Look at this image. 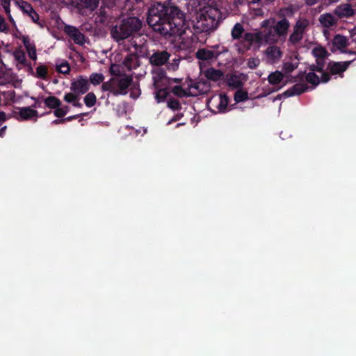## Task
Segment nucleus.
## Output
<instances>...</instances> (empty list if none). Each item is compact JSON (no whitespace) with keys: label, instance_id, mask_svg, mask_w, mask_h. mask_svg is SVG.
<instances>
[{"label":"nucleus","instance_id":"obj_1","mask_svg":"<svg viewBox=\"0 0 356 356\" xmlns=\"http://www.w3.org/2000/svg\"><path fill=\"white\" fill-rule=\"evenodd\" d=\"M195 3L200 12L195 21H187L186 14L170 2H155L148 10L147 22L166 39L186 34L188 31L193 42L204 43L218 28L222 13L216 0H196Z\"/></svg>","mask_w":356,"mask_h":356},{"label":"nucleus","instance_id":"obj_2","mask_svg":"<svg viewBox=\"0 0 356 356\" xmlns=\"http://www.w3.org/2000/svg\"><path fill=\"white\" fill-rule=\"evenodd\" d=\"M288 19L269 18L261 22V31L251 33L247 32L244 35V41L248 43L247 49L253 44L260 45L262 43L275 44L285 42L290 28Z\"/></svg>","mask_w":356,"mask_h":356},{"label":"nucleus","instance_id":"obj_3","mask_svg":"<svg viewBox=\"0 0 356 356\" xmlns=\"http://www.w3.org/2000/svg\"><path fill=\"white\" fill-rule=\"evenodd\" d=\"M142 20L137 17H128L123 19L119 25L111 30L112 38L117 42L124 40L136 33L142 28Z\"/></svg>","mask_w":356,"mask_h":356},{"label":"nucleus","instance_id":"obj_4","mask_svg":"<svg viewBox=\"0 0 356 356\" xmlns=\"http://www.w3.org/2000/svg\"><path fill=\"white\" fill-rule=\"evenodd\" d=\"M133 82L131 76L125 75L123 77H113L108 81L103 82L102 89L108 91L114 96L124 95L127 94L128 88Z\"/></svg>","mask_w":356,"mask_h":356},{"label":"nucleus","instance_id":"obj_5","mask_svg":"<svg viewBox=\"0 0 356 356\" xmlns=\"http://www.w3.org/2000/svg\"><path fill=\"white\" fill-rule=\"evenodd\" d=\"M310 22L309 20L305 17H299L294 25L293 30L289 35L288 42L291 45L298 44L303 39L304 35L309 29Z\"/></svg>","mask_w":356,"mask_h":356},{"label":"nucleus","instance_id":"obj_6","mask_svg":"<svg viewBox=\"0 0 356 356\" xmlns=\"http://www.w3.org/2000/svg\"><path fill=\"white\" fill-rule=\"evenodd\" d=\"M89 88V80L86 76L80 75L72 81L70 86L71 91L76 92L79 95L86 93Z\"/></svg>","mask_w":356,"mask_h":356},{"label":"nucleus","instance_id":"obj_7","mask_svg":"<svg viewBox=\"0 0 356 356\" xmlns=\"http://www.w3.org/2000/svg\"><path fill=\"white\" fill-rule=\"evenodd\" d=\"M353 60L337 62L330 61L327 65V70L332 75H339L340 77H343V73L348 68Z\"/></svg>","mask_w":356,"mask_h":356},{"label":"nucleus","instance_id":"obj_8","mask_svg":"<svg viewBox=\"0 0 356 356\" xmlns=\"http://www.w3.org/2000/svg\"><path fill=\"white\" fill-rule=\"evenodd\" d=\"M171 54L166 50H156L149 58V62L154 66H162L168 63Z\"/></svg>","mask_w":356,"mask_h":356},{"label":"nucleus","instance_id":"obj_9","mask_svg":"<svg viewBox=\"0 0 356 356\" xmlns=\"http://www.w3.org/2000/svg\"><path fill=\"white\" fill-rule=\"evenodd\" d=\"M16 3L19 6L23 13L30 17L33 22H38L40 19L39 15L35 12L30 3L24 0H17Z\"/></svg>","mask_w":356,"mask_h":356},{"label":"nucleus","instance_id":"obj_10","mask_svg":"<svg viewBox=\"0 0 356 356\" xmlns=\"http://www.w3.org/2000/svg\"><path fill=\"white\" fill-rule=\"evenodd\" d=\"M64 32L77 44L84 43V35L75 26L65 25Z\"/></svg>","mask_w":356,"mask_h":356},{"label":"nucleus","instance_id":"obj_11","mask_svg":"<svg viewBox=\"0 0 356 356\" xmlns=\"http://www.w3.org/2000/svg\"><path fill=\"white\" fill-rule=\"evenodd\" d=\"M309 86L305 83H296L292 87L283 92L284 97H289L294 95H300L307 91Z\"/></svg>","mask_w":356,"mask_h":356},{"label":"nucleus","instance_id":"obj_12","mask_svg":"<svg viewBox=\"0 0 356 356\" xmlns=\"http://www.w3.org/2000/svg\"><path fill=\"white\" fill-rule=\"evenodd\" d=\"M246 33L245 32V29L243 28V26L241 23H236L233 26L232 31H231V35L233 40H241V43L243 45V47L248 50L249 49H247L248 43L244 41V35Z\"/></svg>","mask_w":356,"mask_h":356},{"label":"nucleus","instance_id":"obj_13","mask_svg":"<svg viewBox=\"0 0 356 356\" xmlns=\"http://www.w3.org/2000/svg\"><path fill=\"white\" fill-rule=\"evenodd\" d=\"M334 13L339 18H348L355 15V10L350 3H343L335 8Z\"/></svg>","mask_w":356,"mask_h":356},{"label":"nucleus","instance_id":"obj_14","mask_svg":"<svg viewBox=\"0 0 356 356\" xmlns=\"http://www.w3.org/2000/svg\"><path fill=\"white\" fill-rule=\"evenodd\" d=\"M219 53L207 49H200L196 52V58L204 61H210L217 59Z\"/></svg>","mask_w":356,"mask_h":356},{"label":"nucleus","instance_id":"obj_15","mask_svg":"<svg viewBox=\"0 0 356 356\" xmlns=\"http://www.w3.org/2000/svg\"><path fill=\"white\" fill-rule=\"evenodd\" d=\"M318 21L322 26L331 28L337 25V19L332 13H324L320 15Z\"/></svg>","mask_w":356,"mask_h":356},{"label":"nucleus","instance_id":"obj_16","mask_svg":"<svg viewBox=\"0 0 356 356\" xmlns=\"http://www.w3.org/2000/svg\"><path fill=\"white\" fill-rule=\"evenodd\" d=\"M19 120H29L33 118H37L38 112L36 110L33 109L31 107H22L19 108L18 113Z\"/></svg>","mask_w":356,"mask_h":356},{"label":"nucleus","instance_id":"obj_17","mask_svg":"<svg viewBox=\"0 0 356 356\" xmlns=\"http://www.w3.org/2000/svg\"><path fill=\"white\" fill-rule=\"evenodd\" d=\"M332 44L333 47L339 50H342L348 46V39L346 37L337 34L332 39Z\"/></svg>","mask_w":356,"mask_h":356},{"label":"nucleus","instance_id":"obj_18","mask_svg":"<svg viewBox=\"0 0 356 356\" xmlns=\"http://www.w3.org/2000/svg\"><path fill=\"white\" fill-rule=\"evenodd\" d=\"M266 54L269 58L273 60H279L282 56L280 48L275 45L268 47L266 50Z\"/></svg>","mask_w":356,"mask_h":356},{"label":"nucleus","instance_id":"obj_19","mask_svg":"<svg viewBox=\"0 0 356 356\" xmlns=\"http://www.w3.org/2000/svg\"><path fill=\"white\" fill-rule=\"evenodd\" d=\"M205 76L208 79L216 81L222 78L223 72L220 70L211 67L206 71Z\"/></svg>","mask_w":356,"mask_h":356},{"label":"nucleus","instance_id":"obj_20","mask_svg":"<svg viewBox=\"0 0 356 356\" xmlns=\"http://www.w3.org/2000/svg\"><path fill=\"white\" fill-rule=\"evenodd\" d=\"M284 79V74L280 71L276 70L271 72L268 76V81L273 86H276L280 83Z\"/></svg>","mask_w":356,"mask_h":356},{"label":"nucleus","instance_id":"obj_21","mask_svg":"<svg viewBox=\"0 0 356 356\" xmlns=\"http://www.w3.org/2000/svg\"><path fill=\"white\" fill-rule=\"evenodd\" d=\"M43 102L45 106L51 109H55L62 105L61 101L55 96H49L44 98Z\"/></svg>","mask_w":356,"mask_h":356},{"label":"nucleus","instance_id":"obj_22","mask_svg":"<svg viewBox=\"0 0 356 356\" xmlns=\"http://www.w3.org/2000/svg\"><path fill=\"white\" fill-rule=\"evenodd\" d=\"M312 55L316 58V59L319 58H327L330 54L327 51V49L322 47V46H318L314 47L312 49Z\"/></svg>","mask_w":356,"mask_h":356},{"label":"nucleus","instance_id":"obj_23","mask_svg":"<svg viewBox=\"0 0 356 356\" xmlns=\"http://www.w3.org/2000/svg\"><path fill=\"white\" fill-rule=\"evenodd\" d=\"M227 85L234 89L241 88L243 82L240 77L236 74H232L227 80Z\"/></svg>","mask_w":356,"mask_h":356},{"label":"nucleus","instance_id":"obj_24","mask_svg":"<svg viewBox=\"0 0 356 356\" xmlns=\"http://www.w3.org/2000/svg\"><path fill=\"white\" fill-rule=\"evenodd\" d=\"M295 10L292 6L282 8L279 11L280 19H287L294 15Z\"/></svg>","mask_w":356,"mask_h":356},{"label":"nucleus","instance_id":"obj_25","mask_svg":"<svg viewBox=\"0 0 356 356\" xmlns=\"http://www.w3.org/2000/svg\"><path fill=\"white\" fill-rule=\"evenodd\" d=\"M305 81L314 87L320 83V78L314 72H309L305 75Z\"/></svg>","mask_w":356,"mask_h":356},{"label":"nucleus","instance_id":"obj_26","mask_svg":"<svg viewBox=\"0 0 356 356\" xmlns=\"http://www.w3.org/2000/svg\"><path fill=\"white\" fill-rule=\"evenodd\" d=\"M220 102L218 106V108L220 111H224L226 110L229 104V97L225 93L220 94L219 96Z\"/></svg>","mask_w":356,"mask_h":356},{"label":"nucleus","instance_id":"obj_27","mask_svg":"<svg viewBox=\"0 0 356 356\" xmlns=\"http://www.w3.org/2000/svg\"><path fill=\"white\" fill-rule=\"evenodd\" d=\"M168 95L169 92L168 91L167 89H159L155 93V99L158 103H160L164 102Z\"/></svg>","mask_w":356,"mask_h":356},{"label":"nucleus","instance_id":"obj_28","mask_svg":"<svg viewBox=\"0 0 356 356\" xmlns=\"http://www.w3.org/2000/svg\"><path fill=\"white\" fill-rule=\"evenodd\" d=\"M104 79V76L102 73H92L90 76V81L95 86L102 83Z\"/></svg>","mask_w":356,"mask_h":356},{"label":"nucleus","instance_id":"obj_29","mask_svg":"<svg viewBox=\"0 0 356 356\" xmlns=\"http://www.w3.org/2000/svg\"><path fill=\"white\" fill-rule=\"evenodd\" d=\"M234 99L237 103L242 102L248 99V94L246 91L238 90L234 94Z\"/></svg>","mask_w":356,"mask_h":356},{"label":"nucleus","instance_id":"obj_30","mask_svg":"<svg viewBox=\"0 0 356 356\" xmlns=\"http://www.w3.org/2000/svg\"><path fill=\"white\" fill-rule=\"evenodd\" d=\"M97 102V97L93 92L88 93L84 97V103L88 107L93 106Z\"/></svg>","mask_w":356,"mask_h":356},{"label":"nucleus","instance_id":"obj_31","mask_svg":"<svg viewBox=\"0 0 356 356\" xmlns=\"http://www.w3.org/2000/svg\"><path fill=\"white\" fill-rule=\"evenodd\" d=\"M48 69L45 65H41L36 68V75L41 79H47Z\"/></svg>","mask_w":356,"mask_h":356},{"label":"nucleus","instance_id":"obj_32","mask_svg":"<svg viewBox=\"0 0 356 356\" xmlns=\"http://www.w3.org/2000/svg\"><path fill=\"white\" fill-rule=\"evenodd\" d=\"M172 92L178 97H184L190 96L189 94L181 86H175L172 89Z\"/></svg>","mask_w":356,"mask_h":356},{"label":"nucleus","instance_id":"obj_33","mask_svg":"<svg viewBox=\"0 0 356 356\" xmlns=\"http://www.w3.org/2000/svg\"><path fill=\"white\" fill-rule=\"evenodd\" d=\"M10 0H2L1 1V6H2L3 8L4 9V11L6 12L9 21L11 23H14L15 22L14 19L10 14Z\"/></svg>","mask_w":356,"mask_h":356},{"label":"nucleus","instance_id":"obj_34","mask_svg":"<svg viewBox=\"0 0 356 356\" xmlns=\"http://www.w3.org/2000/svg\"><path fill=\"white\" fill-rule=\"evenodd\" d=\"M56 70L61 74H67L70 72V67L67 61L63 62L56 65Z\"/></svg>","mask_w":356,"mask_h":356},{"label":"nucleus","instance_id":"obj_35","mask_svg":"<svg viewBox=\"0 0 356 356\" xmlns=\"http://www.w3.org/2000/svg\"><path fill=\"white\" fill-rule=\"evenodd\" d=\"M80 95H78L76 92H67L65 94L63 99L65 102L69 104H72L75 100L78 99V97Z\"/></svg>","mask_w":356,"mask_h":356},{"label":"nucleus","instance_id":"obj_36","mask_svg":"<svg viewBox=\"0 0 356 356\" xmlns=\"http://www.w3.org/2000/svg\"><path fill=\"white\" fill-rule=\"evenodd\" d=\"M168 106L173 111L181 109V104L177 99L170 98L168 102Z\"/></svg>","mask_w":356,"mask_h":356},{"label":"nucleus","instance_id":"obj_37","mask_svg":"<svg viewBox=\"0 0 356 356\" xmlns=\"http://www.w3.org/2000/svg\"><path fill=\"white\" fill-rule=\"evenodd\" d=\"M86 8H90L91 10L95 9L98 5L99 0H81Z\"/></svg>","mask_w":356,"mask_h":356},{"label":"nucleus","instance_id":"obj_38","mask_svg":"<svg viewBox=\"0 0 356 356\" xmlns=\"http://www.w3.org/2000/svg\"><path fill=\"white\" fill-rule=\"evenodd\" d=\"M307 74L305 72H300L296 76L293 77L291 82H299V83H305L304 80H305V75Z\"/></svg>","mask_w":356,"mask_h":356},{"label":"nucleus","instance_id":"obj_39","mask_svg":"<svg viewBox=\"0 0 356 356\" xmlns=\"http://www.w3.org/2000/svg\"><path fill=\"white\" fill-rule=\"evenodd\" d=\"M296 67L297 65L293 64L291 62H286L283 65V70L287 73L293 72Z\"/></svg>","mask_w":356,"mask_h":356},{"label":"nucleus","instance_id":"obj_40","mask_svg":"<svg viewBox=\"0 0 356 356\" xmlns=\"http://www.w3.org/2000/svg\"><path fill=\"white\" fill-rule=\"evenodd\" d=\"M31 59L35 60L37 59L36 49L34 44L26 49Z\"/></svg>","mask_w":356,"mask_h":356},{"label":"nucleus","instance_id":"obj_41","mask_svg":"<svg viewBox=\"0 0 356 356\" xmlns=\"http://www.w3.org/2000/svg\"><path fill=\"white\" fill-rule=\"evenodd\" d=\"M15 59L21 64L22 65H26V58L25 56L24 53L22 52L20 54H17L15 56Z\"/></svg>","mask_w":356,"mask_h":356},{"label":"nucleus","instance_id":"obj_42","mask_svg":"<svg viewBox=\"0 0 356 356\" xmlns=\"http://www.w3.org/2000/svg\"><path fill=\"white\" fill-rule=\"evenodd\" d=\"M322 73V75H321V78L320 79V82L321 83H327L330 79H331V76H330V72H325L324 70L321 72Z\"/></svg>","mask_w":356,"mask_h":356},{"label":"nucleus","instance_id":"obj_43","mask_svg":"<svg viewBox=\"0 0 356 356\" xmlns=\"http://www.w3.org/2000/svg\"><path fill=\"white\" fill-rule=\"evenodd\" d=\"M54 114L56 117L58 118H63L65 115V111L62 109L61 106L54 109Z\"/></svg>","mask_w":356,"mask_h":356},{"label":"nucleus","instance_id":"obj_44","mask_svg":"<svg viewBox=\"0 0 356 356\" xmlns=\"http://www.w3.org/2000/svg\"><path fill=\"white\" fill-rule=\"evenodd\" d=\"M179 64V59L175 58L171 63H169L168 65V69L175 71L178 68Z\"/></svg>","mask_w":356,"mask_h":356},{"label":"nucleus","instance_id":"obj_45","mask_svg":"<svg viewBox=\"0 0 356 356\" xmlns=\"http://www.w3.org/2000/svg\"><path fill=\"white\" fill-rule=\"evenodd\" d=\"M8 30V26L6 23L5 19L0 15V31H6Z\"/></svg>","mask_w":356,"mask_h":356},{"label":"nucleus","instance_id":"obj_46","mask_svg":"<svg viewBox=\"0 0 356 356\" xmlns=\"http://www.w3.org/2000/svg\"><path fill=\"white\" fill-rule=\"evenodd\" d=\"M87 115H88V113H83L67 117V118H64V120H65V122H70L73 120L77 119L80 116H86Z\"/></svg>","mask_w":356,"mask_h":356},{"label":"nucleus","instance_id":"obj_47","mask_svg":"<svg viewBox=\"0 0 356 356\" xmlns=\"http://www.w3.org/2000/svg\"><path fill=\"white\" fill-rule=\"evenodd\" d=\"M325 59L326 58L316 59V65L318 66V67L321 68L322 72L324 70Z\"/></svg>","mask_w":356,"mask_h":356},{"label":"nucleus","instance_id":"obj_48","mask_svg":"<svg viewBox=\"0 0 356 356\" xmlns=\"http://www.w3.org/2000/svg\"><path fill=\"white\" fill-rule=\"evenodd\" d=\"M23 44L26 49H28L29 47L32 46L33 44L31 42L29 36H24L22 39Z\"/></svg>","mask_w":356,"mask_h":356},{"label":"nucleus","instance_id":"obj_49","mask_svg":"<svg viewBox=\"0 0 356 356\" xmlns=\"http://www.w3.org/2000/svg\"><path fill=\"white\" fill-rule=\"evenodd\" d=\"M309 69L311 71L310 72H314V73H315V72H322L321 68L318 67V66L316 64V65L312 64V65H309Z\"/></svg>","mask_w":356,"mask_h":356},{"label":"nucleus","instance_id":"obj_50","mask_svg":"<svg viewBox=\"0 0 356 356\" xmlns=\"http://www.w3.org/2000/svg\"><path fill=\"white\" fill-rule=\"evenodd\" d=\"M183 117V114H177L175 115L168 122V124H170L174 122H177L179 120Z\"/></svg>","mask_w":356,"mask_h":356},{"label":"nucleus","instance_id":"obj_51","mask_svg":"<svg viewBox=\"0 0 356 356\" xmlns=\"http://www.w3.org/2000/svg\"><path fill=\"white\" fill-rule=\"evenodd\" d=\"M72 104L74 107L81 108L83 104L80 102V96L78 97V99L75 100Z\"/></svg>","mask_w":356,"mask_h":356},{"label":"nucleus","instance_id":"obj_52","mask_svg":"<svg viewBox=\"0 0 356 356\" xmlns=\"http://www.w3.org/2000/svg\"><path fill=\"white\" fill-rule=\"evenodd\" d=\"M6 120V115L5 112L0 111V126Z\"/></svg>","mask_w":356,"mask_h":356},{"label":"nucleus","instance_id":"obj_53","mask_svg":"<svg viewBox=\"0 0 356 356\" xmlns=\"http://www.w3.org/2000/svg\"><path fill=\"white\" fill-rule=\"evenodd\" d=\"M35 100V103L31 106L33 108H40L42 106V102L38 101L37 99L32 97Z\"/></svg>","mask_w":356,"mask_h":356},{"label":"nucleus","instance_id":"obj_54","mask_svg":"<svg viewBox=\"0 0 356 356\" xmlns=\"http://www.w3.org/2000/svg\"><path fill=\"white\" fill-rule=\"evenodd\" d=\"M319 0H305V3L307 6H312L318 2Z\"/></svg>","mask_w":356,"mask_h":356},{"label":"nucleus","instance_id":"obj_55","mask_svg":"<svg viewBox=\"0 0 356 356\" xmlns=\"http://www.w3.org/2000/svg\"><path fill=\"white\" fill-rule=\"evenodd\" d=\"M64 122H65V120H64V118H60V119L54 120V121H52L51 123L54 124H58L64 123Z\"/></svg>","mask_w":356,"mask_h":356},{"label":"nucleus","instance_id":"obj_56","mask_svg":"<svg viewBox=\"0 0 356 356\" xmlns=\"http://www.w3.org/2000/svg\"><path fill=\"white\" fill-rule=\"evenodd\" d=\"M6 128L7 127L6 126H4L3 127H1L0 129V137L1 138H3L5 135V133H6Z\"/></svg>","mask_w":356,"mask_h":356},{"label":"nucleus","instance_id":"obj_57","mask_svg":"<svg viewBox=\"0 0 356 356\" xmlns=\"http://www.w3.org/2000/svg\"><path fill=\"white\" fill-rule=\"evenodd\" d=\"M248 66H249L250 68L254 69V68H255L257 67V64L254 63V61H252V62L249 61L248 62Z\"/></svg>","mask_w":356,"mask_h":356},{"label":"nucleus","instance_id":"obj_58","mask_svg":"<svg viewBox=\"0 0 356 356\" xmlns=\"http://www.w3.org/2000/svg\"><path fill=\"white\" fill-rule=\"evenodd\" d=\"M61 108L65 111V115H66L70 111V107L67 105L61 106Z\"/></svg>","mask_w":356,"mask_h":356},{"label":"nucleus","instance_id":"obj_59","mask_svg":"<svg viewBox=\"0 0 356 356\" xmlns=\"http://www.w3.org/2000/svg\"><path fill=\"white\" fill-rule=\"evenodd\" d=\"M130 60H131L130 57H129H129H127V58H125V60H124V64H125L126 65H128V62H129V61H130Z\"/></svg>","mask_w":356,"mask_h":356},{"label":"nucleus","instance_id":"obj_60","mask_svg":"<svg viewBox=\"0 0 356 356\" xmlns=\"http://www.w3.org/2000/svg\"><path fill=\"white\" fill-rule=\"evenodd\" d=\"M282 97H284L283 93H282V94L277 95V96L276 99H281Z\"/></svg>","mask_w":356,"mask_h":356},{"label":"nucleus","instance_id":"obj_61","mask_svg":"<svg viewBox=\"0 0 356 356\" xmlns=\"http://www.w3.org/2000/svg\"><path fill=\"white\" fill-rule=\"evenodd\" d=\"M174 82L175 83H179L181 80L178 79H175L174 80Z\"/></svg>","mask_w":356,"mask_h":356},{"label":"nucleus","instance_id":"obj_62","mask_svg":"<svg viewBox=\"0 0 356 356\" xmlns=\"http://www.w3.org/2000/svg\"><path fill=\"white\" fill-rule=\"evenodd\" d=\"M280 88H281V87L277 88H274L273 90H272V92H276V91H277Z\"/></svg>","mask_w":356,"mask_h":356},{"label":"nucleus","instance_id":"obj_63","mask_svg":"<svg viewBox=\"0 0 356 356\" xmlns=\"http://www.w3.org/2000/svg\"><path fill=\"white\" fill-rule=\"evenodd\" d=\"M131 97H132L133 98H136V97H137V96H136V97H135V96H134L133 92H131Z\"/></svg>","mask_w":356,"mask_h":356},{"label":"nucleus","instance_id":"obj_64","mask_svg":"<svg viewBox=\"0 0 356 356\" xmlns=\"http://www.w3.org/2000/svg\"><path fill=\"white\" fill-rule=\"evenodd\" d=\"M135 1H136V2H138H138H141V1H143V0H135Z\"/></svg>","mask_w":356,"mask_h":356}]
</instances>
